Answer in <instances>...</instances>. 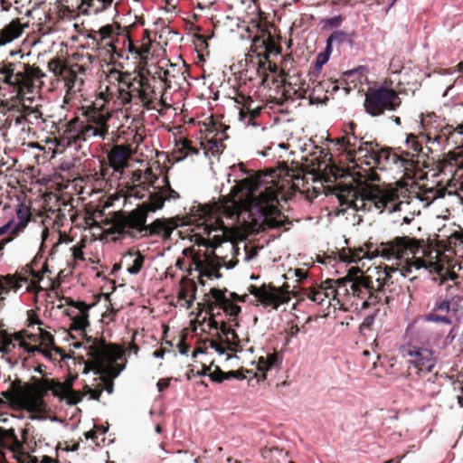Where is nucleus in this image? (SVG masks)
<instances>
[{
	"instance_id": "dca6fc26",
	"label": "nucleus",
	"mask_w": 463,
	"mask_h": 463,
	"mask_svg": "<svg viewBox=\"0 0 463 463\" xmlns=\"http://www.w3.org/2000/svg\"><path fill=\"white\" fill-rule=\"evenodd\" d=\"M336 145L344 148L346 153V158L350 162L360 161L368 156V153L373 152L372 141L364 140V137H359L356 133L346 134L336 138Z\"/></svg>"
},
{
	"instance_id": "49530a36",
	"label": "nucleus",
	"mask_w": 463,
	"mask_h": 463,
	"mask_svg": "<svg viewBox=\"0 0 463 463\" xmlns=\"http://www.w3.org/2000/svg\"><path fill=\"white\" fill-rule=\"evenodd\" d=\"M144 40L147 39V43H143L139 48L136 47L134 42L131 39V32L129 33V40L128 41V51L132 53H137L139 55L146 54L150 50V39H149V32L148 30H144Z\"/></svg>"
},
{
	"instance_id": "39448f33",
	"label": "nucleus",
	"mask_w": 463,
	"mask_h": 463,
	"mask_svg": "<svg viewBox=\"0 0 463 463\" xmlns=\"http://www.w3.org/2000/svg\"><path fill=\"white\" fill-rule=\"evenodd\" d=\"M89 326V315L76 314L71 317L70 330L80 331L87 344L86 349L89 359L85 363L86 368L98 373H108L113 369V363L123 356V349L117 344L107 343L104 337L88 335L86 328Z\"/></svg>"
},
{
	"instance_id": "e433bc0d",
	"label": "nucleus",
	"mask_w": 463,
	"mask_h": 463,
	"mask_svg": "<svg viewBox=\"0 0 463 463\" xmlns=\"http://www.w3.org/2000/svg\"><path fill=\"white\" fill-rule=\"evenodd\" d=\"M269 34L268 30H262L261 35L254 36L250 45V52L255 54L260 60L263 59L267 44H269Z\"/></svg>"
},
{
	"instance_id": "5701e85b",
	"label": "nucleus",
	"mask_w": 463,
	"mask_h": 463,
	"mask_svg": "<svg viewBox=\"0 0 463 463\" xmlns=\"http://www.w3.org/2000/svg\"><path fill=\"white\" fill-rule=\"evenodd\" d=\"M0 448L12 451L13 458L19 462L26 455L24 451V442L19 440L13 428L0 427Z\"/></svg>"
},
{
	"instance_id": "0e129e2a",
	"label": "nucleus",
	"mask_w": 463,
	"mask_h": 463,
	"mask_svg": "<svg viewBox=\"0 0 463 463\" xmlns=\"http://www.w3.org/2000/svg\"><path fill=\"white\" fill-rule=\"evenodd\" d=\"M53 384H54V388L57 389L61 393L71 392L73 390V388H72L73 381L72 380H67L63 383L53 380Z\"/></svg>"
},
{
	"instance_id": "f03ea898",
	"label": "nucleus",
	"mask_w": 463,
	"mask_h": 463,
	"mask_svg": "<svg viewBox=\"0 0 463 463\" xmlns=\"http://www.w3.org/2000/svg\"><path fill=\"white\" fill-rule=\"evenodd\" d=\"M334 301L343 307L350 303L366 309L378 305H388L401 291L394 283L392 274L381 266L369 268L364 272L359 268H352L345 277L332 279Z\"/></svg>"
},
{
	"instance_id": "6e6d98bb",
	"label": "nucleus",
	"mask_w": 463,
	"mask_h": 463,
	"mask_svg": "<svg viewBox=\"0 0 463 463\" xmlns=\"http://www.w3.org/2000/svg\"><path fill=\"white\" fill-rule=\"evenodd\" d=\"M151 184H147L146 182H143V183H140L137 184H131L128 188V194H129V195L142 199L144 197L143 191L147 190Z\"/></svg>"
},
{
	"instance_id": "a18cd8bd",
	"label": "nucleus",
	"mask_w": 463,
	"mask_h": 463,
	"mask_svg": "<svg viewBox=\"0 0 463 463\" xmlns=\"http://www.w3.org/2000/svg\"><path fill=\"white\" fill-rule=\"evenodd\" d=\"M42 118V112L38 109L26 106L24 112L16 116L15 124L20 125L24 121L33 124L32 119L38 120Z\"/></svg>"
},
{
	"instance_id": "de8ad7c7",
	"label": "nucleus",
	"mask_w": 463,
	"mask_h": 463,
	"mask_svg": "<svg viewBox=\"0 0 463 463\" xmlns=\"http://www.w3.org/2000/svg\"><path fill=\"white\" fill-rule=\"evenodd\" d=\"M48 69L55 76L61 77L63 79L70 67H68L60 58H54L49 61Z\"/></svg>"
},
{
	"instance_id": "052dcab7",
	"label": "nucleus",
	"mask_w": 463,
	"mask_h": 463,
	"mask_svg": "<svg viewBox=\"0 0 463 463\" xmlns=\"http://www.w3.org/2000/svg\"><path fill=\"white\" fill-rule=\"evenodd\" d=\"M374 307V311L373 313L372 314H369L367 315L364 321L362 322V324L360 325V331L362 333H364L365 330H371L372 329V326L374 323V319H375V316H376V313L379 311V308L375 307Z\"/></svg>"
},
{
	"instance_id": "cd10ccee",
	"label": "nucleus",
	"mask_w": 463,
	"mask_h": 463,
	"mask_svg": "<svg viewBox=\"0 0 463 463\" xmlns=\"http://www.w3.org/2000/svg\"><path fill=\"white\" fill-rule=\"evenodd\" d=\"M26 25H23L18 18L12 20L0 30V46L5 45L19 38Z\"/></svg>"
},
{
	"instance_id": "680f3d73",
	"label": "nucleus",
	"mask_w": 463,
	"mask_h": 463,
	"mask_svg": "<svg viewBox=\"0 0 463 463\" xmlns=\"http://www.w3.org/2000/svg\"><path fill=\"white\" fill-rule=\"evenodd\" d=\"M68 304L71 307H73L76 309H78L79 312L77 314H84V315H89V310L93 306V305H88L84 301H80V300H78V301L71 300L70 302H68Z\"/></svg>"
},
{
	"instance_id": "f257e3e1",
	"label": "nucleus",
	"mask_w": 463,
	"mask_h": 463,
	"mask_svg": "<svg viewBox=\"0 0 463 463\" xmlns=\"http://www.w3.org/2000/svg\"><path fill=\"white\" fill-rule=\"evenodd\" d=\"M282 175L293 178L288 167L278 173L269 169L266 174H254L239 181L231 191L232 209L230 216L247 213L250 222L258 225L255 217L262 218L261 224L269 229L283 227L289 230L292 222L279 209V200L284 199V184L277 180Z\"/></svg>"
},
{
	"instance_id": "f3484780",
	"label": "nucleus",
	"mask_w": 463,
	"mask_h": 463,
	"mask_svg": "<svg viewBox=\"0 0 463 463\" xmlns=\"http://www.w3.org/2000/svg\"><path fill=\"white\" fill-rule=\"evenodd\" d=\"M40 331V339L41 344L39 346L37 345H31L27 342L24 341V335H26V336L33 341L36 340V335L33 334H26L25 332H18L14 335V339L17 341H20V345L23 347L26 352L29 354H34L36 352L43 354L45 356H51V351H54L55 353L59 354L61 357L63 356V350L58 346L55 345L54 338L52 335L39 327Z\"/></svg>"
},
{
	"instance_id": "a211bd4d",
	"label": "nucleus",
	"mask_w": 463,
	"mask_h": 463,
	"mask_svg": "<svg viewBox=\"0 0 463 463\" xmlns=\"http://www.w3.org/2000/svg\"><path fill=\"white\" fill-rule=\"evenodd\" d=\"M457 307L458 304L448 298L438 297L435 298L430 312L423 315L422 319L425 322L451 325L452 315L457 312Z\"/></svg>"
},
{
	"instance_id": "4d7b16f0",
	"label": "nucleus",
	"mask_w": 463,
	"mask_h": 463,
	"mask_svg": "<svg viewBox=\"0 0 463 463\" xmlns=\"http://www.w3.org/2000/svg\"><path fill=\"white\" fill-rule=\"evenodd\" d=\"M161 191L166 200H176L180 197L179 194L171 187L168 176L166 175L164 177V185Z\"/></svg>"
},
{
	"instance_id": "4468645a",
	"label": "nucleus",
	"mask_w": 463,
	"mask_h": 463,
	"mask_svg": "<svg viewBox=\"0 0 463 463\" xmlns=\"http://www.w3.org/2000/svg\"><path fill=\"white\" fill-rule=\"evenodd\" d=\"M248 291L264 307H271L273 309H278L281 304L288 303L290 299L288 289L277 288L272 284L264 283L260 287L250 285Z\"/></svg>"
},
{
	"instance_id": "a19ab883",
	"label": "nucleus",
	"mask_w": 463,
	"mask_h": 463,
	"mask_svg": "<svg viewBox=\"0 0 463 463\" xmlns=\"http://www.w3.org/2000/svg\"><path fill=\"white\" fill-rule=\"evenodd\" d=\"M406 151H402L401 155L404 158L406 157H415L420 155V153L422 151V145L418 140V137L414 134H409L406 138Z\"/></svg>"
},
{
	"instance_id": "09e8293b",
	"label": "nucleus",
	"mask_w": 463,
	"mask_h": 463,
	"mask_svg": "<svg viewBox=\"0 0 463 463\" xmlns=\"http://www.w3.org/2000/svg\"><path fill=\"white\" fill-rule=\"evenodd\" d=\"M19 387H23V385L20 384V382L15 381L12 383V390L2 392L1 395L12 405L21 403V398L18 395Z\"/></svg>"
},
{
	"instance_id": "c03bdc74",
	"label": "nucleus",
	"mask_w": 463,
	"mask_h": 463,
	"mask_svg": "<svg viewBox=\"0 0 463 463\" xmlns=\"http://www.w3.org/2000/svg\"><path fill=\"white\" fill-rule=\"evenodd\" d=\"M252 100L247 101L242 109L240 110V118L241 120H247L248 123L252 122L256 118H258L261 112V108H251Z\"/></svg>"
},
{
	"instance_id": "7ed1b4c3",
	"label": "nucleus",
	"mask_w": 463,
	"mask_h": 463,
	"mask_svg": "<svg viewBox=\"0 0 463 463\" xmlns=\"http://www.w3.org/2000/svg\"><path fill=\"white\" fill-rule=\"evenodd\" d=\"M421 246V241L408 236H397L394 239L381 242L374 250L371 242L358 248H343L339 252V259L345 262H358L363 259H373L382 256L387 260H396V267L385 266L387 271L399 270L402 277H409L413 269L427 268L426 260L416 258L415 255Z\"/></svg>"
},
{
	"instance_id": "2f4dec72",
	"label": "nucleus",
	"mask_w": 463,
	"mask_h": 463,
	"mask_svg": "<svg viewBox=\"0 0 463 463\" xmlns=\"http://www.w3.org/2000/svg\"><path fill=\"white\" fill-rule=\"evenodd\" d=\"M72 60L74 62L71 66L77 69L80 74L86 75L87 72L91 71L92 63L96 58L88 52H77L72 55Z\"/></svg>"
},
{
	"instance_id": "69168bd1",
	"label": "nucleus",
	"mask_w": 463,
	"mask_h": 463,
	"mask_svg": "<svg viewBox=\"0 0 463 463\" xmlns=\"http://www.w3.org/2000/svg\"><path fill=\"white\" fill-rule=\"evenodd\" d=\"M224 374L225 372L222 371L219 366H215L214 371H211L209 373V377L213 382L220 383L224 381Z\"/></svg>"
},
{
	"instance_id": "8fccbe9b",
	"label": "nucleus",
	"mask_w": 463,
	"mask_h": 463,
	"mask_svg": "<svg viewBox=\"0 0 463 463\" xmlns=\"http://www.w3.org/2000/svg\"><path fill=\"white\" fill-rule=\"evenodd\" d=\"M284 82V96L287 99H293V96H297V98H305L307 90L304 89L303 86L298 87V89H295L292 84L289 82L288 83L286 80H283Z\"/></svg>"
},
{
	"instance_id": "b1692460",
	"label": "nucleus",
	"mask_w": 463,
	"mask_h": 463,
	"mask_svg": "<svg viewBox=\"0 0 463 463\" xmlns=\"http://www.w3.org/2000/svg\"><path fill=\"white\" fill-rule=\"evenodd\" d=\"M156 79L153 77L149 79L142 73H138L137 83H138V99L142 103L143 107L146 109H156L155 102L156 100V91L152 82H155Z\"/></svg>"
},
{
	"instance_id": "864d4df0",
	"label": "nucleus",
	"mask_w": 463,
	"mask_h": 463,
	"mask_svg": "<svg viewBox=\"0 0 463 463\" xmlns=\"http://www.w3.org/2000/svg\"><path fill=\"white\" fill-rule=\"evenodd\" d=\"M58 397L60 399H65L66 402L69 405H76V404H78L79 402H81L82 397H83V393H81L80 392H77L75 390H72L71 392H64V393L61 392V395L58 396Z\"/></svg>"
},
{
	"instance_id": "c756f323",
	"label": "nucleus",
	"mask_w": 463,
	"mask_h": 463,
	"mask_svg": "<svg viewBox=\"0 0 463 463\" xmlns=\"http://www.w3.org/2000/svg\"><path fill=\"white\" fill-rule=\"evenodd\" d=\"M81 75L82 74H80L77 69L70 66L69 71H67V73L63 77L67 95H74L81 90L84 84V80Z\"/></svg>"
},
{
	"instance_id": "6ab92c4d",
	"label": "nucleus",
	"mask_w": 463,
	"mask_h": 463,
	"mask_svg": "<svg viewBox=\"0 0 463 463\" xmlns=\"http://www.w3.org/2000/svg\"><path fill=\"white\" fill-rule=\"evenodd\" d=\"M331 285H333V283L327 279L320 284H315L311 287L302 288L298 293V297L301 298H307L322 307H329L332 305V301H334Z\"/></svg>"
},
{
	"instance_id": "72a5a7b5",
	"label": "nucleus",
	"mask_w": 463,
	"mask_h": 463,
	"mask_svg": "<svg viewBox=\"0 0 463 463\" xmlns=\"http://www.w3.org/2000/svg\"><path fill=\"white\" fill-rule=\"evenodd\" d=\"M165 200L166 198H165L163 192L160 190L158 192L150 193L148 201L138 204L137 207L143 209L146 215L148 217L149 213H155L162 209Z\"/></svg>"
},
{
	"instance_id": "5fc2aeb1",
	"label": "nucleus",
	"mask_w": 463,
	"mask_h": 463,
	"mask_svg": "<svg viewBox=\"0 0 463 463\" xmlns=\"http://www.w3.org/2000/svg\"><path fill=\"white\" fill-rule=\"evenodd\" d=\"M226 290H222L216 288H213L210 290L212 298L214 299L215 304L222 308L225 304L229 303V299L225 296Z\"/></svg>"
},
{
	"instance_id": "3c124183",
	"label": "nucleus",
	"mask_w": 463,
	"mask_h": 463,
	"mask_svg": "<svg viewBox=\"0 0 463 463\" xmlns=\"http://www.w3.org/2000/svg\"><path fill=\"white\" fill-rule=\"evenodd\" d=\"M203 276L210 279L213 278L220 279V263L212 258L210 262H208L207 269L203 272Z\"/></svg>"
},
{
	"instance_id": "393cba45",
	"label": "nucleus",
	"mask_w": 463,
	"mask_h": 463,
	"mask_svg": "<svg viewBox=\"0 0 463 463\" xmlns=\"http://www.w3.org/2000/svg\"><path fill=\"white\" fill-rule=\"evenodd\" d=\"M48 391H52L54 396H60L61 392L54 388L53 380H37L34 384H24L18 388L21 395H33L43 400Z\"/></svg>"
},
{
	"instance_id": "4be33fe9",
	"label": "nucleus",
	"mask_w": 463,
	"mask_h": 463,
	"mask_svg": "<svg viewBox=\"0 0 463 463\" xmlns=\"http://www.w3.org/2000/svg\"><path fill=\"white\" fill-rule=\"evenodd\" d=\"M132 155L129 145H114L108 153L109 165L115 172L123 173L128 166V161Z\"/></svg>"
},
{
	"instance_id": "6e6552de",
	"label": "nucleus",
	"mask_w": 463,
	"mask_h": 463,
	"mask_svg": "<svg viewBox=\"0 0 463 463\" xmlns=\"http://www.w3.org/2000/svg\"><path fill=\"white\" fill-rule=\"evenodd\" d=\"M147 216L143 209L137 206L132 211H117L114 212L107 222L109 227L106 232L108 234H116L114 241L131 239L140 240L145 238L146 232Z\"/></svg>"
},
{
	"instance_id": "bf43d9fd",
	"label": "nucleus",
	"mask_w": 463,
	"mask_h": 463,
	"mask_svg": "<svg viewBox=\"0 0 463 463\" xmlns=\"http://www.w3.org/2000/svg\"><path fill=\"white\" fill-rule=\"evenodd\" d=\"M225 148V145L223 144L222 139L212 138L208 140V151H210L213 155H220L223 152Z\"/></svg>"
},
{
	"instance_id": "9b49d317",
	"label": "nucleus",
	"mask_w": 463,
	"mask_h": 463,
	"mask_svg": "<svg viewBox=\"0 0 463 463\" xmlns=\"http://www.w3.org/2000/svg\"><path fill=\"white\" fill-rule=\"evenodd\" d=\"M402 99L399 93L389 87L370 88L364 99V107L369 115L378 117L385 111H394L400 108Z\"/></svg>"
},
{
	"instance_id": "13d9d810",
	"label": "nucleus",
	"mask_w": 463,
	"mask_h": 463,
	"mask_svg": "<svg viewBox=\"0 0 463 463\" xmlns=\"http://www.w3.org/2000/svg\"><path fill=\"white\" fill-rule=\"evenodd\" d=\"M0 113H2L4 115H7L5 121L10 124L14 118H12V114H14V111L11 110V108L7 102V96H6V93L5 90H4V96L0 97Z\"/></svg>"
},
{
	"instance_id": "774afa93",
	"label": "nucleus",
	"mask_w": 463,
	"mask_h": 463,
	"mask_svg": "<svg viewBox=\"0 0 463 463\" xmlns=\"http://www.w3.org/2000/svg\"><path fill=\"white\" fill-rule=\"evenodd\" d=\"M171 74L168 70L163 71L159 72L158 78L163 81L164 83V89L166 90L167 89L171 88Z\"/></svg>"
},
{
	"instance_id": "473e14b6",
	"label": "nucleus",
	"mask_w": 463,
	"mask_h": 463,
	"mask_svg": "<svg viewBox=\"0 0 463 463\" xmlns=\"http://www.w3.org/2000/svg\"><path fill=\"white\" fill-rule=\"evenodd\" d=\"M220 331L221 334L226 337L223 342L227 345V349L229 351L238 353L242 350L236 331L231 328L226 322H222L220 325Z\"/></svg>"
},
{
	"instance_id": "aec40b11",
	"label": "nucleus",
	"mask_w": 463,
	"mask_h": 463,
	"mask_svg": "<svg viewBox=\"0 0 463 463\" xmlns=\"http://www.w3.org/2000/svg\"><path fill=\"white\" fill-rule=\"evenodd\" d=\"M19 66L20 64L7 60L0 61V97L4 96L3 85L16 89L24 80V76L19 72Z\"/></svg>"
},
{
	"instance_id": "0eeeda50",
	"label": "nucleus",
	"mask_w": 463,
	"mask_h": 463,
	"mask_svg": "<svg viewBox=\"0 0 463 463\" xmlns=\"http://www.w3.org/2000/svg\"><path fill=\"white\" fill-rule=\"evenodd\" d=\"M184 219V224H193L199 229H203V234L196 233L193 235V241L195 244L215 249L222 243L221 236L213 237L214 243H211L204 237V235L209 236L213 231L222 230L223 227L222 220L216 215L215 206L198 203L190 209L189 213Z\"/></svg>"
},
{
	"instance_id": "ddd939ff",
	"label": "nucleus",
	"mask_w": 463,
	"mask_h": 463,
	"mask_svg": "<svg viewBox=\"0 0 463 463\" xmlns=\"http://www.w3.org/2000/svg\"><path fill=\"white\" fill-rule=\"evenodd\" d=\"M404 355L409 364L410 374L428 373L436 364L435 351L430 347L408 345L404 349Z\"/></svg>"
},
{
	"instance_id": "c9c22d12",
	"label": "nucleus",
	"mask_w": 463,
	"mask_h": 463,
	"mask_svg": "<svg viewBox=\"0 0 463 463\" xmlns=\"http://www.w3.org/2000/svg\"><path fill=\"white\" fill-rule=\"evenodd\" d=\"M18 395L21 398V406L29 412L35 413L45 411L46 403L44 400L33 395H21L20 392H18Z\"/></svg>"
},
{
	"instance_id": "37998d69",
	"label": "nucleus",
	"mask_w": 463,
	"mask_h": 463,
	"mask_svg": "<svg viewBox=\"0 0 463 463\" xmlns=\"http://www.w3.org/2000/svg\"><path fill=\"white\" fill-rule=\"evenodd\" d=\"M352 37L349 33L336 30L334 31L326 41L327 50H332V45H340L342 43H351Z\"/></svg>"
},
{
	"instance_id": "7c9ffc66",
	"label": "nucleus",
	"mask_w": 463,
	"mask_h": 463,
	"mask_svg": "<svg viewBox=\"0 0 463 463\" xmlns=\"http://www.w3.org/2000/svg\"><path fill=\"white\" fill-rule=\"evenodd\" d=\"M127 265V271L132 275L138 274L145 262V256L139 251H128L122 260Z\"/></svg>"
},
{
	"instance_id": "58836bf2",
	"label": "nucleus",
	"mask_w": 463,
	"mask_h": 463,
	"mask_svg": "<svg viewBox=\"0 0 463 463\" xmlns=\"http://www.w3.org/2000/svg\"><path fill=\"white\" fill-rule=\"evenodd\" d=\"M14 90L15 94L11 96L10 98L7 97V102L11 108V110L14 111V114H12V118H14V119L15 120L16 116L22 114L26 106L24 103V90L14 89Z\"/></svg>"
},
{
	"instance_id": "412c9836",
	"label": "nucleus",
	"mask_w": 463,
	"mask_h": 463,
	"mask_svg": "<svg viewBox=\"0 0 463 463\" xmlns=\"http://www.w3.org/2000/svg\"><path fill=\"white\" fill-rule=\"evenodd\" d=\"M184 219L178 216L174 218H157L152 223H146V232L145 238L150 236H160L164 240L169 239L173 231L181 225V221Z\"/></svg>"
},
{
	"instance_id": "f8f14e48",
	"label": "nucleus",
	"mask_w": 463,
	"mask_h": 463,
	"mask_svg": "<svg viewBox=\"0 0 463 463\" xmlns=\"http://www.w3.org/2000/svg\"><path fill=\"white\" fill-rule=\"evenodd\" d=\"M50 272L46 261H44L41 270L33 269L27 264L22 268L19 273L5 276L3 282L5 285V288L9 289V291H17L22 287V283H28L27 291L37 293L42 290L40 281L43 279V274Z\"/></svg>"
},
{
	"instance_id": "a878e982",
	"label": "nucleus",
	"mask_w": 463,
	"mask_h": 463,
	"mask_svg": "<svg viewBox=\"0 0 463 463\" xmlns=\"http://www.w3.org/2000/svg\"><path fill=\"white\" fill-rule=\"evenodd\" d=\"M339 89L336 80L331 79L317 81L312 88L308 96L311 104H323L328 100V92H335Z\"/></svg>"
},
{
	"instance_id": "9d476101",
	"label": "nucleus",
	"mask_w": 463,
	"mask_h": 463,
	"mask_svg": "<svg viewBox=\"0 0 463 463\" xmlns=\"http://www.w3.org/2000/svg\"><path fill=\"white\" fill-rule=\"evenodd\" d=\"M137 74L128 71H121L116 69L109 71L107 80L109 85L104 92H100L101 100L104 104L113 100L118 102L119 106H126L131 103L130 89L137 84Z\"/></svg>"
},
{
	"instance_id": "c85d7f7f",
	"label": "nucleus",
	"mask_w": 463,
	"mask_h": 463,
	"mask_svg": "<svg viewBox=\"0 0 463 463\" xmlns=\"http://www.w3.org/2000/svg\"><path fill=\"white\" fill-rule=\"evenodd\" d=\"M280 52H281V46L274 41L273 36L269 33V44H267V48L265 51L263 60L260 59L259 61L260 67L266 69V65H267L268 70L269 71L277 72L278 66L275 62H272L270 61V58L273 56H277L278 54L280 53Z\"/></svg>"
},
{
	"instance_id": "338daca9",
	"label": "nucleus",
	"mask_w": 463,
	"mask_h": 463,
	"mask_svg": "<svg viewBox=\"0 0 463 463\" xmlns=\"http://www.w3.org/2000/svg\"><path fill=\"white\" fill-rule=\"evenodd\" d=\"M455 131H458L459 134H463V123L458 124L457 127H453L452 125H447L441 129V134L443 136H450Z\"/></svg>"
},
{
	"instance_id": "f704fd0d",
	"label": "nucleus",
	"mask_w": 463,
	"mask_h": 463,
	"mask_svg": "<svg viewBox=\"0 0 463 463\" xmlns=\"http://www.w3.org/2000/svg\"><path fill=\"white\" fill-rule=\"evenodd\" d=\"M19 64V68H23V70L19 69V72L24 76V80L16 86L17 90L28 89L32 84L33 80L41 79L44 76L43 72L38 67H32L29 64Z\"/></svg>"
},
{
	"instance_id": "423d86ee",
	"label": "nucleus",
	"mask_w": 463,
	"mask_h": 463,
	"mask_svg": "<svg viewBox=\"0 0 463 463\" xmlns=\"http://www.w3.org/2000/svg\"><path fill=\"white\" fill-rule=\"evenodd\" d=\"M338 190L336 196L340 206L344 207L342 212L348 208L358 212L361 208H366V203H370V206L373 204L381 212L388 208L392 213L399 211L402 203L398 202L400 196L397 188L381 189L376 185H367L359 191L353 185H346Z\"/></svg>"
},
{
	"instance_id": "79ce46f5",
	"label": "nucleus",
	"mask_w": 463,
	"mask_h": 463,
	"mask_svg": "<svg viewBox=\"0 0 463 463\" xmlns=\"http://www.w3.org/2000/svg\"><path fill=\"white\" fill-rule=\"evenodd\" d=\"M115 363L116 362L113 363V369H111L108 373H105V372L98 373L96 371H93L96 374H99L102 376L103 383L100 386V389H103V391L105 390L109 394L113 392V388H114L113 378L117 377L121 370V369H119V370L116 369Z\"/></svg>"
},
{
	"instance_id": "e2e57ef3",
	"label": "nucleus",
	"mask_w": 463,
	"mask_h": 463,
	"mask_svg": "<svg viewBox=\"0 0 463 463\" xmlns=\"http://www.w3.org/2000/svg\"><path fill=\"white\" fill-rule=\"evenodd\" d=\"M331 51L332 50H327V46H326L325 52H320L317 56V60H316V69L317 70H318V71L321 70L322 66L327 62Z\"/></svg>"
},
{
	"instance_id": "603ef678",
	"label": "nucleus",
	"mask_w": 463,
	"mask_h": 463,
	"mask_svg": "<svg viewBox=\"0 0 463 463\" xmlns=\"http://www.w3.org/2000/svg\"><path fill=\"white\" fill-rule=\"evenodd\" d=\"M261 457L264 459H268L269 463H274L275 456H279L282 458L286 457V453L283 452L282 449H279L278 448H263L260 450Z\"/></svg>"
},
{
	"instance_id": "bb28decb",
	"label": "nucleus",
	"mask_w": 463,
	"mask_h": 463,
	"mask_svg": "<svg viewBox=\"0 0 463 463\" xmlns=\"http://www.w3.org/2000/svg\"><path fill=\"white\" fill-rule=\"evenodd\" d=\"M178 299L184 301V305L187 308H190L195 300L197 286L194 279L184 276L181 279L179 283Z\"/></svg>"
},
{
	"instance_id": "2eb2a0df",
	"label": "nucleus",
	"mask_w": 463,
	"mask_h": 463,
	"mask_svg": "<svg viewBox=\"0 0 463 463\" xmlns=\"http://www.w3.org/2000/svg\"><path fill=\"white\" fill-rule=\"evenodd\" d=\"M373 152L368 153V156L364 157L361 164H365L370 166V169L376 167L381 170L386 169L391 165H397L401 163L402 166H405L409 162H413L412 159H407L402 155L392 152L391 148L383 147L378 148L379 145L372 141Z\"/></svg>"
},
{
	"instance_id": "ea45409f",
	"label": "nucleus",
	"mask_w": 463,
	"mask_h": 463,
	"mask_svg": "<svg viewBox=\"0 0 463 463\" xmlns=\"http://www.w3.org/2000/svg\"><path fill=\"white\" fill-rule=\"evenodd\" d=\"M211 259L212 258L206 253H200L196 257H194L190 266L186 269V276H191L193 274V270H196L201 273V277H203V272L207 269L208 262H210Z\"/></svg>"
},
{
	"instance_id": "1a4fd4ad",
	"label": "nucleus",
	"mask_w": 463,
	"mask_h": 463,
	"mask_svg": "<svg viewBox=\"0 0 463 463\" xmlns=\"http://www.w3.org/2000/svg\"><path fill=\"white\" fill-rule=\"evenodd\" d=\"M137 23L122 26L119 23L106 24L101 26L99 31L89 34V38L95 43L99 55L107 57L111 61L116 57H122L121 51L116 46L118 37L122 35L125 40H129V33L137 26Z\"/></svg>"
},
{
	"instance_id": "20e7f679",
	"label": "nucleus",
	"mask_w": 463,
	"mask_h": 463,
	"mask_svg": "<svg viewBox=\"0 0 463 463\" xmlns=\"http://www.w3.org/2000/svg\"><path fill=\"white\" fill-rule=\"evenodd\" d=\"M81 118L75 117L65 124L61 140L66 146H81L92 137L105 139L109 135V120L111 114L104 104L96 99L91 105L82 107Z\"/></svg>"
},
{
	"instance_id": "4c0bfd02",
	"label": "nucleus",
	"mask_w": 463,
	"mask_h": 463,
	"mask_svg": "<svg viewBox=\"0 0 463 463\" xmlns=\"http://www.w3.org/2000/svg\"><path fill=\"white\" fill-rule=\"evenodd\" d=\"M175 146V154L176 155V161L184 160L189 154H199V150L192 146V141L188 138H180L176 141Z\"/></svg>"
}]
</instances>
